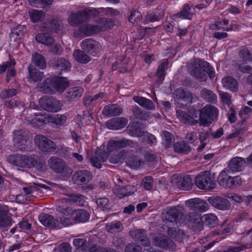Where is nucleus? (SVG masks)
Here are the masks:
<instances>
[{"label": "nucleus", "instance_id": "nucleus-41", "mask_svg": "<svg viewBox=\"0 0 252 252\" xmlns=\"http://www.w3.org/2000/svg\"><path fill=\"white\" fill-rule=\"evenodd\" d=\"M73 56L76 61L82 63H87L91 61V58L80 50H74Z\"/></svg>", "mask_w": 252, "mask_h": 252}, {"label": "nucleus", "instance_id": "nucleus-52", "mask_svg": "<svg viewBox=\"0 0 252 252\" xmlns=\"http://www.w3.org/2000/svg\"><path fill=\"white\" fill-rule=\"evenodd\" d=\"M30 18L33 23L40 21L44 16L45 13L42 10H32L29 12Z\"/></svg>", "mask_w": 252, "mask_h": 252}, {"label": "nucleus", "instance_id": "nucleus-32", "mask_svg": "<svg viewBox=\"0 0 252 252\" xmlns=\"http://www.w3.org/2000/svg\"><path fill=\"white\" fill-rule=\"evenodd\" d=\"M36 88L40 92L45 93H52L53 89V80L47 78L42 83L38 84Z\"/></svg>", "mask_w": 252, "mask_h": 252}, {"label": "nucleus", "instance_id": "nucleus-49", "mask_svg": "<svg viewBox=\"0 0 252 252\" xmlns=\"http://www.w3.org/2000/svg\"><path fill=\"white\" fill-rule=\"evenodd\" d=\"M162 137V142L165 148H168L172 145L173 137L172 134L167 131H163L161 133Z\"/></svg>", "mask_w": 252, "mask_h": 252}, {"label": "nucleus", "instance_id": "nucleus-18", "mask_svg": "<svg viewBox=\"0 0 252 252\" xmlns=\"http://www.w3.org/2000/svg\"><path fill=\"white\" fill-rule=\"evenodd\" d=\"M130 236L135 241L145 246H149L150 244L149 239L145 231L141 229H134L129 232Z\"/></svg>", "mask_w": 252, "mask_h": 252}, {"label": "nucleus", "instance_id": "nucleus-1", "mask_svg": "<svg viewBox=\"0 0 252 252\" xmlns=\"http://www.w3.org/2000/svg\"><path fill=\"white\" fill-rule=\"evenodd\" d=\"M188 215L190 225L194 231H200L202 229L203 221L209 227H214L218 224L217 216L212 214L204 215L202 218L197 213H190Z\"/></svg>", "mask_w": 252, "mask_h": 252}, {"label": "nucleus", "instance_id": "nucleus-8", "mask_svg": "<svg viewBox=\"0 0 252 252\" xmlns=\"http://www.w3.org/2000/svg\"><path fill=\"white\" fill-rule=\"evenodd\" d=\"M50 168L57 173L63 176H67L71 173V169L66 165L64 160L60 158L52 156L48 160Z\"/></svg>", "mask_w": 252, "mask_h": 252}, {"label": "nucleus", "instance_id": "nucleus-12", "mask_svg": "<svg viewBox=\"0 0 252 252\" xmlns=\"http://www.w3.org/2000/svg\"><path fill=\"white\" fill-rule=\"evenodd\" d=\"M34 140L35 145L43 152H51L54 151L57 148L56 144L44 135H36L34 137Z\"/></svg>", "mask_w": 252, "mask_h": 252}, {"label": "nucleus", "instance_id": "nucleus-5", "mask_svg": "<svg viewBox=\"0 0 252 252\" xmlns=\"http://www.w3.org/2000/svg\"><path fill=\"white\" fill-rule=\"evenodd\" d=\"M196 186L201 189L212 190L216 188L215 178L208 171L199 173L194 180Z\"/></svg>", "mask_w": 252, "mask_h": 252}, {"label": "nucleus", "instance_id": "nucleus-31", "mask_svg": "<svg viewBox=\"0 0 252 252\" xmlns=\"http://www.w3.org/2000/svg\"><path fill=\"white\" fill-rule=\"evenodd\" d=\"M28 70L30 79L34 82L40 81L44 77L43 72L37 70L31 64L29 65Z\"/></svg>", "mask_w": 252, "mask_h": 252}, {"label": "nucleus", "instance_id": "nucleus-48", "mask_svg": "<svg viewBox=\"0 0 252 252\" xmlns=\"http://www.w3.org/2000/svg\"><path fill=\"white\" fill-rule=\"evenodd\" d=\"M10 225L11 219L8 216V210L6 209L0 210V226H7Z\"/></svg>", "mask_w": 252, "mask_h": 252}, {"label": "nucleus", "instance_id": "nucleus-21", "mask_svg": "<svg viewBox=\"0 0 252 252\" xmlns=\"http://www.w3.org/2000/svg\"><path fill=\"white\" fill-rule=\"evenodd\" d=\"M209 201L214 207L221 210H228L230 207L229 201L226 198L222 197L209 198Z\"/></svg>", "mask_w": 252, "mask_h": 252}, {"label": "nucleus", "instance_id": "nucleus-59", "mask_svg": "<svg viewBox=\"0 0 252 252\" xmlns=\"http://www.w3.org/2000/svg\"><path fill=\"white\" fill-rule=\"evenodd\" d=\"M96 203L98 207L102 209L103 211L107 210L110 208V204L108 198L106 197H101L96 200Z\"/></svg>", "mask_w": 252, "mask_h": 252}, {"label": "nucleus", "instance_id": "nucleus-61", "mask_svg": "<svg viewBox=\"0 0 252 252\" xmlns=\"http://www.w3.org/2000/svg\"><path fill=\"white\" fill-rule=\"evenodd\" d=\"M67 118L63 115H57L51 119V122L56 126H61L66 122Z\"/></svg>", "mask_w": 252, "mask_h": 252}, {"label": "nucleus", "instance_id": "nucleus-14", "mask_svg": "<svg viewBox=\"0 0 252 252\" xmlns=\"http://www.w3.org/2000/svg\"><path fill=\"white\" fill-rule=\"evenodd\" d=\"M181 209L182 208L179 206L167 208L164 214L165 220L174 224L180 223V220L183 217Z\"/></svg>", "mask_w": 252, "mask_h": 252}, {"label": "nucleus", "instance_id": "nucleus-9", "mask_svg": "<svg viewBox=\"0 0 252 252\" xmlns=\"http://www.w3.org/2000/svg\"><path fill=\"white\" fill-rule=\"evenodd\" d=\"M174 95L175 100L179 107L184 108L192 103V94L188 90L178 88L174 91Z\"/></svg>", "mask_w": 252, "mask_h": 252}, {"label": "nucleus", "instance_id": "nucleus-43", "mask_svg": "<svg viewBox=\"0 0 252 252\" xmlns=\"http://www.w3.org/2000/svg\"><path fill=\"white\" fill-rule=\"evenodd\" d=\"M84 200V196L80 194H73L68 198H63L60 200L61 203H75L80 205Z\"/></svg>", "mask_w": 252, "mask_h": 252}, {"label": "nucleus", "instance_id": "nucleus-7", "mask_svg": "<svg viewBox=\"0 0 252 252\" xmlns=\"http://www.w3.org/2000/svg\"><path fill=\"white\" fill-rule=\"evenodd\" d=\"M217 180L219 185L225 189H229L233 186H240L242 183V179L240 176H230L228 174V171L226 170L220 172Z\"/></svg>", "mask_w": 252, "mask_h": 252}, {"label": "nucleus", "instance_id": "nucleus-39", "mask_svg": "<svg viewBox=\"0 0 252 252\" xmlns=\"http://www.w3.org/2000/svg\"><path fill=\"white\" fill-rule=\"evenodd\" d=\"M239 56L245 63L252 62V51L247 47H241L239 52Z\"/></svg>", "mask_w": 252, "mask_h": 252}, {"label": "nucleus", "instance_id": "nucleus-56", "mask_svg": "<svg viewBox=\"0 0 252 252\" xmlns=\"http://www.w3.org/2000/svg\"><path fill=\"white\" fill-rule=\"evenodd\" d=\"M126 164L131 167V168L136 169L138 168L141 163V161L139 158L136 156H133L129 157L127 158L126 161Z\"/></svg>", "mask_w": 252, "mask_h": 252}, {"label": "nucleus", "instance_id": "nucleus-30", "mask_svg": "<svg viewBox=\"0 0 252 252\" xmlns=\"http://www.w3.org/2000/svg\"><path fill=\"white\" fill-rule=\"evenodd\" d=\"M177 186L181 189L188 190L191 187V180L190 178L187 176H178L176 183Z\"/></svg>", "mask_w": 252, "mask_h": 252}, {"label": "nucleus", "instance_id": "nucleus-25", "mask_svg": "<svg viewBox=\"0 0 252 252\" xmlns=\"http://www.w3.org/2000/svg\"><path fill=\"white\" fill-rule=\"evenodd\" d=\"M28 121L33 126H37L49 122V119L46 115L38 113L34 114L33 116H31Z\"/></svg>", "mask_w": 252, "mask_h": 252}, {"label": "nucleus", "instance_id": "nucleus-53", "mask_svg": "<svg viewBox=\"0 0 252 252\" xmlns=\"http://www.w3.org/2000/svg\"><path fill=\"white\" fill-rule=\"evenodd\" d=\"M70 63L66 60L61 58L57 60L56 63L57 68L63 71H68L70 68Z\"/></svg>", "mask_w": 252, "mask_h": 252}, {"label": "nucleus", "instance_id": "nucleus-55", "mask_svg": "<svg viewBox=\"0 0 252 252\" xmlns=\"http://www.w3.org/2000/svg\"><path fill=\"white\" fill-rule=\"evenodd\" d=\"M124 151H120L113 154L109 158V161L111 163L118 164L122 162L125 156Z\"/></svg>", "mask_w": 252, "mask_h": 252}, {"label": "nucleus", "instance_id": "nucleus-63", "mask_svg": "<svg viewBox=\"0 0 252 252\" xmlns=\"http://www.w3.org/2000/svg\"><path fill=\"white\" fill-rule=\"evenodd\" d=\"M56 210L58 212L61 213L65 216L63 220L66 218H70L73 211L71 208L66 207L64 206H59L57 208Z\"/></svg>", "mask_w": 252, "mask_h": 252}, {"label": "nucleus", "instance_id": "nucleus-27", "mask_svg": "<svg viewBox=\"0 0 252 252\" xmlns=\"http://www.w3.org/2000/svg\"><path fill=\"white\" fill-rule=\"evenodd\" d=\"M79 32L81 34L86 36H90L99 33L98 29L96 24L83 25L79 27Z\"/></svg>", "mask_w": 252, "mask_h": 252}, {"label": "nucleus", "instance_id": "nucleus-37", "mask_svg": "<svg viewBox=\"0 0 252 252\" xmlns=\"http://www.w3.org/2000/svg\"><path fill=\"white\" fill-rule=\"evenodd\" d=\"M200 95L203 99L211 103L216 102L217 96L211 90L206 88L203 89L200 92Z\"/></svg>", "mask_w": 252, "mask_h": 252}, {"label": "nucleus", "instance_id": "nucleus-22", "mask_svg": "<svg viewBox=\"0 0 252 252\" xmlns=\"http://www.w3.org/2000/svg\"><path fill=\"white\" fill-rule=\"evenodd\" d=\"M127 123L126 119L118 117L111 119L106 123L107 128L110 129H119L124 127Z\"/></svg>", "mask_w": 252, "mask_h": 252}, {"label": "nucleus", "instance_id": "nucleus-50", "mask_svg": "<svg viewBox=\"0 0 252 252\" xmlns=\"http://www.w3.org/2000/svg\"><path fill=\"white\" fill-rule=\"evenodd\" d=\"M177 115L180 121L185 124H190L193 119L189 115L182 110H177Z\"/></svg>", "mask_w": 252, "mask_h": 252}, {"label": "nucleus", "instance_id": "nucleus-11", "mask_svg": "<svg viewBox=\"0 0 252 252\" xmlns=\"http://www.w3.org/2000/svg\"><path fill=\"white\" fill-rule=\"evenodd\" d=\"M39 102L41 107L48 112H57L62 109L61 102L53 97H42L39 99Z\"/></svg>", "mask_w": 252, "mask_h": 252}, {"label": "nucleus", "instance_id": "nucleus-3", "mask_svg": "<svg viewBox=\"0 0 252 252\" xmlns=\"http://www.w3.org/2000/svg\"><path fill=\"white\" fill-rule=\"evenodd\" d=\"M206 72L211 79L215 78V71L214 69L210 65L208 62L198 61L194 64L191 74L199 81H205L206 80Z\"/></svg>", "mask_w": 252, "mask_h": 252}, {"label": "nucleus", "instance_id": "nucleus-36", "mask_svg": "<svg viewBox=\"0 0 252 252\" xmlns=\"http://www.w3.org/2000/svg\"><path fill=\"white\" fill-rule=\"evenodd\" d=\"M53 88L59 92L63 91L68 86V83L66 78L56 77L53 80Z\"/></svg>", "mask_w": 252, "mask_h": 252}, {"label": "nucleus", "instance_id": "nucleus-17", "mask_svg": "<svg viewBox=\"0 0 252 252\" xmlns=\"http://www.w3.org/2000/svg\"><path fill=\"white\" fill-rule=\"evenodd\" d=\"M92 176V173L88 170H79L74 174L72 179L75 184L82 185L87 184Z\"/></svg>", "mask_w": 252, "mask_h": 252}, {"label": "nucleus", "instance_id": "nucleus-54", "mask_svg": "<svg viewBox=\"0 0 252 252\" xmlns=\"http://www.w3.org/2000/svg\"><path fill=\"white\" fill-rule=\"evenodd\" d=\"M168 61L166 59H164L161 61V63L159 65L157 74L158 77L162 80L165 75V69L167 67L168 64Z\"/></svg>", "mask_w": 252, "mask_h": 252}, {"label": "nucleus", "instance_id": "nucleus-58", "mask_svg": "<svg viewBox=\"0 0 252 252\" xmlns=\"http://www.w3.org/2000/svg\"><path fill=\"white\" fill-rule=\"evenodd\" d=\"M49 29L52 32H57L60 30V22L57 17H53L48 20Z\"/></svg>", "mask_w": 252, "mask_h": 252}, {"label": "nucleus", "instance_id": "nucleus-20", "mask_svg": "<svg viewBox=\"0 0 252 252\" xmlns=\"http://www.w3.org/2000/svg\"><path fill=\"white\" fill-rule=\"evenodd\" d=\"M132 143V141L125 139L118 140H111L108 142L106 148L109 152H112L130 145Z\"/></svg>", "mask_w": 252, "mask_h": 252}, {"label": "nucleus", "instance_id": "nucleus-60", "mask_svg": "<svg viewBox=\"0 0 252 252\" xmlns=\"http://www.w3.org/2000/svg\"><path fill=\"white\" fill-rule=\"evenodd\" d=\"M142 18V15L139 11L132 10L128 17V21L132 24L138 23Z\"/></svg>", "mask_w": 252, "mask_h": 252}, {"label": "nucleus", "instance_id": "nucleus-46", "mask_svg": "<svg viewBox=\"0 0 252 252\" xmlns=\"http://www.w3.org/2000/svg\"><path fill=\"white\" fill-rule=\"evenodd\" d=\"M36 40L41 44L50 45L54 42V39L48 34L39 33L35 36Z\"/></svg>", "mask_w": 252, "mask_h": 252}, {"label": "nucleus", "instance_id": "nucleus-40", "mask_svg": "<svg viewBox=\"0 0 252 252\" xmlns=\"http://www.w3.org/2000/svg\"><path fill=\"white\" fill-rule=\"evenodd\" d=\"M33 63L40 69H43L46 67V63L44 58L41 54L33 53L32 55Z\"/></svg>", "mask_w": 252, "mask_h": 252}, {"label": "nucleus", "instance_id": "nucleus-33", "mask_svg": "<svg viewBox=\"0 0 252 252\" xmlns=\"http://www.w3.org/2000/svg\"><path fill=\"white\" fill-rule=\"evenodd\" d=\"M114 24V22L112 19L102 18L98 20L96 25L99 33L102 31L110 29L113 26Z\"/></svg>", "mask_w": 252, "mask_h": 252}, {"label": "nucleus", "instance_id": "nucleus-15", "mask_svg": "<svg viewBox=\"0 0 252 252\" xmlns=\"http://www.w3.org/2000/svg\"><path fill=\"white\" fill-rule=\"evenodd\" d=\"M186 205L190 210L200 212H205L209 208V204L204 200L199 198H191L187 200Z\"/></svg>", "mask_w": 252, "mask_h": 252}, {"label": "nucleus", "instance_id": "nucleus-35", "mask_svg": "<svg viewBox=\"0 0 252 252\" xmlns=\"http://www.w3.org/2000/svg\"><path fill=\"white\" fill-rule=\"evenodd\" d=\"M26 155H14L8 157V161L16 166L25 167Z\"/></svg>", "mask_w": 252, "mask_h": 252}, {"label": "nucleus", "instance_id": "nucleus-10", "mask_svg": "<svg viewBox=\"0 0 252 252\" xmlns=\"http://www.w3.org/2000/svg\"><path fill=\"white\" fill-rule=\"evenodd\" d=\"M39 219L41 223L44 226L53 228H61L68 226L69 223V221L65 222V220H63L61 218L59 220L56 219L52 216L47 214L40 215Z\"/></svg>", "mask_w": 252, "mask_h": 252}, {"label": "nucleus", "instance_id": "nucleus-19", "mask_svg": "<svg viewBox=\"0 0 252 252\" xmlns=\"http://www.w3.org/2000/svg\"><path fill=\"white\" fill-rule=\"evenodd\" d=\"M246 161L244 158L239 157L233 158L228 164L229 170L232 172H238L242 171L245 167Z\"/></svg>", "mask_w": 252, "mask_h": 252}, {"label": "nucleus", "instance_id": "nucleus-24", "mask_svg": "<svg viewBox=\"0 0 252 252\" xmlns=\"http://www.w3.org/2000/svg\"><path fill=\"white\" fill-rule=\"evenodd\" d=\"M155 245L165 249H173L175 247L174 243L167 236H160L154 238Z\"/></svg>", "mask_w": 252, "mask_h": 252}, {"label": "nucleus", "instance_id": "nucleus-44", "mask_svg": "<svg viewBox=\"0 0 252 252\" xmlns=\"http://www.w3.org/2000/svg\"><path fill=\"white\" fill-rule=\"evenodd\" d=\"M193 13L190 11V6L188 3L185 4L181 11L175 15L176 17L189 20L191 19Z\"/></svg>", "mask_w": 252, "mask_h": 252}, {"label": "nucleus", "instance_id": "nucleus-51", "mask_svg": "<svg viewBox=\"0 0 252 252\" xmlns=\"http://www.w3.org/2000/svg\"><path fill=\"white\" fill-rule=\"evenodd\" d=\"M174 149L176 152L183 154H187L190 151V147L184 142L176 143L174 146Z\"/></svg>", "mask_w": 252, "mask_h": 252}, {"label": "nucleus", "instance_id": "nucleus-2", "mask_svg": "<svg viewBox=\"0 0 252 252\" xmlns=\"http://www.w3.org/2000/svg\"><path fill=\"white\" fill-rule=\"evenodd\" d=\"M13 142L14 147L22 151L30 150L32 142V136L28 131L21 129L15 131Z\"/></svg>", "mask_w": 252, "mask_h": 252}, {"label": "nucleus", "instance_id": "nucleus-57", "mask_svg": "<svg viewBox=\"0 0 252 252\" xmlns=\"http://www.w3.org/2000/svg\"><path fill=\"white\" fill-rule=\"evenodd\" d=\"M154 185L153 178L151 176L144 177L141 183V186L146 190H151Z\"/></svg>", "mask_w": 252, "mask_h": 252}, {"label": "nucleus", "instance_id": "nucleus-16", "mask_svg": "<svg viewBox=\"0 0 252 252\" xmlns=\"http://www.w3.org/2000/svg\"><path fill=\"white\" fill-rule=\"evenodd\" d=\"M90 217V215L83 209L73 210L70 218L64 219L65 222L69 221L68 225L73 224V222H82L87 220Z\"/></svg>", "mask_w": 252, "mask_h": 252}, {"label": "nucleus", "instance_id": "nucleus-34", "mask_svg": "<svg viewBox=\"0 0 252 252\" xmlns=\"http://www.w3.org/2000/svg\"><path fill=\"white\" fill-rule=\"evenodd\" d=\"M136 190V187L134 186L128 185L126 187L119 186L117 188V193L119 197L123 198L133 194Z\"/></svg>", "mask_w": 252, "mask_h": 252}, {"label": "nucleus", "instance_id": "nucleus-38", "mask_svg": "<svg viewBox=\"0 0 252 252\" xmlns=\"http://www.w3.org/2000/svg\"><path fill=\"white\" fill-rule=\"evenodd\" d=\"M223 87L231 91H236L238 88L236 80L232 77L228 76L222 79Z\"/></svg>", "mask_w": 252, "mask_h": 252}, {"label": "nucleus", "instance_id": "nucleus-64", "mask_svg": "<svg viewBox=\"0 0 252 252\" xmlns=\"http://www.w3.org/2000/svg\"><path fill=\"white\" fill-rule=\"evenodd\" d=\"M125 250L126 252H142L140 246L131 243L127 244Z\"/></svg>", "mask_w": 252, "mask_h": 252}, {"label": "nucleus", "instance_id": "nucleus-23", "mask_svg": "<svg viewBox=\"0 0 252 252\" xmlns=\"http://www.w3.org/2000/svg\"><path fill=\"white\" fill-rule=\"evenodd\" d=\"M107 159V156L105 153H99L97 152L93 155L90 159L92 165L97 169L102 167V162H105Z\"/></svg>", "mask_w": 252, "mask_h": 252}, {"label": "nucleus", "instance_id": "nucleus-42", "mask_svg": "<svg viewBox=\"0 0 252 252\" xmlns=\"http://www.w3.org/2000/svg\"><path fill=\"white\" fill-rule=\"evenodd\" d=\"M135 135L137 137H143V140L151 146L155 145L157 144L156 137L148 132L140 131L138 133L136 134Z\"/></svg>", "mask_w": 252, "mask_h": 252}, {"label": "nucleus", "instance_id": "nucleus-6", "mask_svg": "<svg viewBox=\"0 0 252 252\" xmlns=\"http://www.w3.org/2000/svg\"><path fill=\"white\" fill-rule=\"evenodd\" d=\"M219 110L214 105L207 104L200 110L199 121L203 126L208 125L218 117Z\"/></svg>", "mask_w": 252, "mask_h": 252}, {"label": "nucleus", "instance_id": "nucleus-4", "mask_svg": "<svg viewBox=\"0 0 252 252\" xmlns=\"http://www.w3.org/2000/svg\"><path fill=\"white\" fill-rule=\"evenodd\" d=\"M95 10L94 8H88L72 13L68 19V22L71 26L76 27L83 23L89 22L91 17L95 16Z\"/></svg>", "mask_w": 252, "mask_h": 252}, {"label": "nucleus", "instance_id": "nucleus-45", "mask_svg": "<svg viewBox=\"0 0 252 252\" xmlns=\"http://www.w3.org/2000/svg\"><path fill=\"white\" fill-rule=\"evenodd\" d=\"M106 230L109 233L119 232L123 229V225L119 221H115L107 223L105 225Z\"/></svg>", "mask_w": 252, "mask_h": 252}, {"label": "nucleus", "instance_id": "nucleus-62", "mask_svg": "<svg viewBox=\"0 0 252 252\" xmlns=\"http://www.w3.org/2000/svg\"><path fill=\"white\" fill-rule=\"evenodd\" d=\"M73 244L77 249H80L82 251H85L87 247V242L83 239L76 238L74 239Z\"/></svg>", "mask_w": 252, "mask_h": 252}, {"label": "nucleus", "instance_id": "nucleus-28", "mask_svg": "<svg viewBox=\"0 0 252 252\" xmlns=\"http://www.w3.org/2000/svg\"><path fill=\"white\" fill-rule=\"evenodd\" d=\"M122 112V108L115 104L105 106L103 110V114L108 117L118 116Z\"/></svg>", "mask_w": 252, "mask_h": 252}, {"label": "nucleus", "instance_id": "nucleus-13", "mask_svg": "<svg viewBox=\"0 0 252 252\" xmlns=\"http://www.w3.org/2000/svg\"><path fill=\"white\" fill-rule=\"evenodd\" d=\"M81 47L84 51L93 56H95L102 50L101 44L92 38L83 40L81 43Z\"/></svg>", "mask_w": 252, "mask_h": 252}, {"label": "nucleus", "instance_id": "nucleus-47", "mask_svg": "<svg viewBox=\"0 0 252 252\" xmlns=\"http://www.w3.org/2000/svg\"><path fill=\"white\" fill-rule=\"evenodd\" d=\"M94 13L95 16H97L100 13H105L106 15L110 16H117L120 14L119 11L117 10L109 7L95 8Z\"/></svg>", "mask_w": 252, "mask_h": 252}, {"label": "nucleus", "instance_id": "nucleus-26", "mask_svg": "<svg viewBox=\"0 0 252 252\" xmlns=\"http://www.w3.org/2000/svg\"><path fill=\"white\" fill-rule=\"evenodd\" d=\"M83 92V89L80 86L70 88L66 92V97L68 100H76L82 96Z\"/></svg>", "mask_w": 252, "mask_h": 252}, {"label": "nucleus", "instance_id": "nucleus-29", "mask_svg": "<svg viewBox=\"0 0 252 252\" xmlns=\"http://www.w3.org/2000/svg\"><path fill=\"white\" fill-rule=\"evenodd\" d=\"M133 100L146 109L153 110L155 109V106L153 101L145 97L134 96L133 97Z\"/></svg>", "mask_w": 252, "mask_h": 252}]
</instances>
